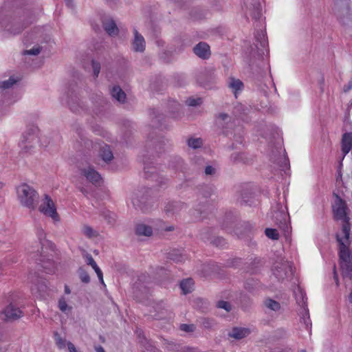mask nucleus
I'll return each instance as SVG.
<instances>
[{
  "label": "nucleus",
  "instance_id": "41",
  "mask_svg": "<svg viewBox=\"0 0 352 352\" xmlns=\"http://www.w3.org/2000/svg\"><path fill=\"white\" fill-rule=\"evenodd\" d=\"M86 263L87 265H90V266H93L94 265L96 264V263L95 262L94 259L93 258V257L90 255V254H87L86 256Z\"/></svg>",
  "mask_w": 352,
  "mask_h": 352
},
{
  "label": "nucleus",
  "instance_id": "20",
  "mask_svg": "<svg viewBox=\"0 0 352 352\" xmlns=\"http://www.w3.org/2000/svg\"><path fill=\"white\" fill-rule=\"evenodd\" d=\"M194 282L191 278L184 280L180 283V287L184 294L191 292L192 290Z\"/></svg>",
  "mask_w": 352,
  "mask_h": 352
},
{
  "label": "nucleus",
  "instance_id": "3",
  "mask_svg": "<svg viewBox=\"0 0 352 352\" xmlns=\"http://www.w3.org/2000/svg\"><path fill=\"white\" fill-rule=\"evenodd\" d=\"M16 195L19 203L24 207L34 210L38 199L36 190L27 184H21L16 187Z\"/></svg>",
  "mask_w": 352,
  "mask_h": 352
},
{
  "label": "nucleus",
  "instance_id": "43",
  "mask_svg": "<svg viewBox=\"0 0 352 352\" xmlns=\"http://www.w3.org/2000/svg\"><path fill=\"white\" fill-rule=\"evenodd\" d=\"M67 347L69 352H78L75 346L70 342H67Z\"/></svg>",
  "mask_w": 352,
  "mask_h": 352
},
{
  "label": "nucleus",
  "instance_id": "15",
  "mask_svg": "<svg viewBox=\"0 0 352 352\" xmlns=\"http://www.w3.org/2000/svg\"><path fill=\"white\" fill-rule=\"evenodd\" d=\"M193 52L202 59H207L210 56V45H195Z\"/></svg>",
  "mask_w": 352,
  "mask_h": 352
},
{
  "label": "nucleus",
  "instance_id": "14",
  "mask_svg": "<svg viewBox=\"0 0 352 352\" xmlns=\"http://www.w3.org/2000/svg\"><path fill=\"white\" fill-rule=\"evenodd\" d=\"M228 87L232 89L236 98L237 94L241 93L243 89L244 85L241 80L231 77L228 80Z\"/></svg>",
  "mask_w": 352,
  "mask_h": 352
},
{
  "label": "nucleus",
  "instance_id": "1",
  "mask_svg": "<svg viewBox=\"0 0 352 352\" xmlns=\"http://www.w3.org/2000/svg\"><path fill=\"white\" fill-rule=\"evenodd\" d=\"M333 212L336 220L343 222L342 230L337 234V241L339 243L340 265L342 272L346 275L352 274V261L350 257L349 240L350 223L347 215V207L345 201L338 195H336L333 204Z\"/></svg>",
  "mask_w": 352,
  "mask_h": 352
},
{
  "label": "nucleus",
  "instance_id": "23",
  "mask_svg": "<svg viewBox=\"0 0 352 352\" xmlns=\"http://www.w3.org/2000/svg\"><path fill=\"white\" fill-rule=\"evenodd\" d=\"M230 120V117L226 113H219L216 118V123L219 126H223L224 123H227Z\"/></svg>",
  "mask_w": 352,
  "mask_h": 352
},
{
  "label": "nucleus",
  "instance_id": "13",
  "mask_svg": "<svg viewBox=\"0 0 352 352\" xmlns=\"http://www.w3.org/2000/svg\"><path fill=\"white\" fill-rule=\"evenodd\" d=\"M352 149V133H345L342 135L341 140V150L344 156Z\"/></svg>",
  "mask_w": 352,
  "mask_h": 352
},
{
  "label": "nucleus",
  "instance_id": "54",
  "mask_svg": "<svg viewBox=\"0 0 352 352\" xmlns=\"http://www.w3.org/2000/svg\"><path fill=\"white\" fill-rule=\"evenodd\" d=\"M305 315H307L308 314V310L307 309H305Z\"/></svg>",
  "mask_w": 352,
  "mask_h": 352
},
{
  "label": "nucleus",
  "instance_id": "28",
  "mask_svg": "<svg viewBox=\"0 0 352 352\" xmlns=\"http://www.w3.org/2000/svg\"><path fill=\"white\" fill-rule=\"evenodd\" d=\"M54 340L56 345L60 349H64L66 346V340L63 338L58 333H54Z\"/></svg>",
  "mask_w": 352,
  "mask_h": 352
},
{
  "label": "nucleus",
  "instance_id": "32",
  "mask_svg": "<svg viewBox=\"0 0 352 352\" xmlns=\"http://www.w3.org/2000/svg\"><path fill=\"white\" fill-rule=\"evenodd\" d=\"M41 51V47L38 45L37 47H34L32 49L25 50L23 52V55H32V56H36L38 55Z\"/></svg>",
  "mask_w": 352,
  "mask_h": 352
},
{
  "label": "nucleus",
  "instance_id": "16",
  "mask_svg": "<svg viewBox=\"0 0 352 352\" xmlns=\"http://www.w3.org/2000/svg\"><path fill=\"white\" fill-rule=\"evenodd\" d=\"M250 333L249 329L242 328V327H235L232 329V331L230 333V336L232 337L235 339H242L246 336H248Z\"/></svg>",
  "mask_w": 352,
  "mask_h": 352
},
{
  "label": "nucleus",
  "instance_id": "4",
  "mask_svg": "<svg viewBox=\"0 0 352 352\" xmlns=\"http://www.w3.org/2000/svg\"><path fill=\"white\" fill-rule=\"evenodd\" d=\"M32 22L24 16L13 17L10 15L0 16V28L14 35L21 33Z\"/></svg>",
  "mask_w": 352,
  "mask_h": 352
},
{
  "label": "nucleus",
  "instance_id": "17",
  "mask_svg": "<svg viewBox=\"0 0 352 352\" xmlns=\"http://www.w3.org/2000/svg\"><path fill=\"white\" fill-rule=\"evenodd\" d=\"M111 94L113 98L120 102H124L126 95L118 86H114L111 90Z\"/></svg>",
  "mask_w": 352,
  "mask_h": 352
},
{
  "label": "nucleus",
  "instance_id": "26",
  "mask_svg": "<svg viewBox=\"0 0 352 352\" xmlns=\"http://www.w3.org/2000/svg\"><path fill=\"white\" fill-rule=\"evenodd\" d=\"M255 39L258 44H265L267 43L265 31L261 30L257 32L255 35Z\"/></svg>",
  "mask_w": 352,
  "mask_h": 352
},
{
  "label": "nucleus",
  "instance_id": "42",
  "mask_svg": "<svg viewBox=\"0 0 352 352\" xmlns=\"http://www.w3.org/2000/svg\"><path fill=\"white\" fill-rule=\"evenodd\" d=\"M352 89V80H351L347 85H344L343 91L347 92Z\"/></svg>",
  "mask_w": 352,
  "mask_h": 352
},
{
  "label": "nucleus",
  "instance_id": "22",
  "mask_svg": "<svg viewBox=\"0 0 352 352\" xmlns=\"http://www.w3.org/2000/svg\"><path fill=\"white\" fill-rule=\"evenodd\" d=\"M82 232L84 235L89 238H94L98 236V232L89 226H84Z\"/></svg>",
  "mask_w": 352,
  "mask_h": 352
},
{
  "label": "nucleus",
  "instance_id": "21",
  "mask_svg": "<svg viewBox=\"0 0 352 352\" xmlns=\"http://www.w3.org/2000/svg\"><path fill=\"white\" fill-rule=\"evenodd\" d=\"M264 305L268 309L274 311H278L280 308L279 302L271 298L266 299L264 301Z\"/></svg>",
  "mask_w": 352,
  "mask_h": 352
},
{
  "label": "nucleus",
  "instance_id": "9",
  "mask_svg": "<svg viewBox=\"0 0 352 352\" xmlns=\"http://www.w3.org/2000/svg\"><path fill=\"white\" fill-rule=\"evenodd\" d=\"M23 316L21 310L10 304L1 313V317L6 320H14L21 318Z\"/></svg>",
  "mask_w": 352,
  "mask_h": 352
},
{
  "label": "nucleus",
  "instance_id": "35",
  "mask_svg": "<svg viewBox=\"0 0 352 352\" xmlns=\"http://www.w3.org/2000/svg\"><path fill=\"white\" fill-rule=\"evenodd\" d=\"M79 276H80V278L82 282H83L85 283H89L90 278L87 272H85L82 270H80V273H79Z\"/></svg>",
  "mask_w": 352,
  "mask_h": 352
},
{
  "label": "nucleus",
  "instance_id": "49",
  "mask_svg": "<svg viewBox=\"0 0 352 352\" xmlns=\"http://www.w3.org/2000/svg\"><path fill=\"white\" fill-rule=\"evenodd\" d=\"M289 166V162L287 159H285L283 168H287Z\"/></svg>",
  "mask_w": 352,
  "mask_h": 352
},
{
  "label": "nucleus",
  "instance_id": "29",
  "mask_svg": "<svg viewBox=\"0 0 352 352\" xmlns=\"http://www.w3.org/2000/svg\"><path fill=\"white\" fill-rule=\"evenodd\" d=\"M295 297L296 299V302L299 305H301V306L305 305V295L300 289H298V294L295 293Z\"/></svg>",
  "mask_w": 352,
  "mask_h": 352
},
{
  "label": "nucleus",
  "instance_id": "39",
  "mask_svg": "<svg viewBox=\"0 0 352 352\" xmlns=\"http://www.w3.org/2000/svg\"><path fill=\"white\" fill-rule=\"evenodd\" d=\"M261 15V10L260 8V6L258 5V7H256L255 11L252 13V18L254 19H259Z\"/></svg>",
  "mask_w": 352,
  "mask_h": 352
},
{
  "label": "nucleus",
  "instance_id": "38",
  "mask_svg": "<svg viewBox=\"0 0 352 352\" xmlns=\"http://www.w3.org/2000/svg\"><path fill=\"white\" fill-rule=\"evenodd\" d=\"M216 168L212 166H207L205 168V174L206 175H213L215 174Z\"/></svg>",
  "mask_w": 352,
  "mask_h": 352
},
{
  "label": "nucleus",
  "instance_id": "58",
  "mask_svg": "<svg viewBox=\"0 0 352 352\" xmlns=\"http://www.w3.org/2000/svg\"><path fill=\"white\" fill-rule=\"evenodd\" d=\"M300 352H306V351H304V350H302V351H300Z\"/></svg>",
  "mask_w": 352,
  "mask_h": 352
},
{
  "label": "nucleus",
  "instance_id": "40",
  "mask_svg": "<svg viewBox=\"0 0 352 352\" xmlns=\"http://www.w3.org/2000/svg\"><path fill=\"white\" fill-rule=\"evenodd\" d=\"M180 329L182 331H184L190 332V331H193L194 326L193 325H188V324H181Z\"/></svg>",
  "mask_w": 352,
  "mask_h": 352
},
{
  "label": "nucleus",
  "instance_id": "52",
  "mask_svg": "<svg viewBox=\"0 0 352 352\" xmlns=\"http://www.w3.org/2000/svg\"><path fill=\"white\" fill-rule=\"evenodd\" d=\"M173 230V227H168V228H165V230H166V231H171Z\"/></svg>",
  "mask_w": 352,
  "mask_h": 352
},
{
  "label": "nucleus",
  "instance_id": "12",
  "mask_svg": "<svg viewBox=\"0 0 352 352\" xmlns=\"http://www.w3.org/2000/svg\"><path fill=\"white\" fill-rule=\"evenodd\" d=\"M31 283L32 285L31 286V292L32 294L38 296H43V293L45 292L47 289V285L44 282L41 281L36 278L34 280L33 278L30 277Z\"/></svg>",
  "mask_w": 352,
  "mask_h": 352
},
{
  "label": "nucleus",
  "instance_id": "24",
  "mask_svg": "<svg viewBox=\"0 0 352 352\" xmlns=\"http://www.w3.org/2000/svg\"><path fill=\"white\" fill-rule=\"evenodd\" d=\"M182 207V205L177 202L169 203L165 207V211L166 213H174L178 211L179 208Z\"/></svg>",
  "mask_w": 352,
  "mask_h": 352
},
{
  "label": "nucleus",
  "instance_id": "30",
  "mask_svg": "<svg viewBox=\"0 0 352 352\" xmlns=\"http://www.w3.org/2000/svg\"><path fill=\"white\" fill-rule=\"evenodd\" d=\"M266 236L273 240L278 239V232L276 229L267 228L265 231Z\"/></svg>",
  "mask_w": 352,
  "mask_h": 352
},
{
  "label": "nucleus",
  "instance_id": "5",
  "mask_svg": "<svg viewBox=\"0 0 352 352\" xmlns=\"http://www.w3.org/2000/svg\"><path fill=\"white\" fill-rule=\"evenodd\" d=\"M38 210L47 217H50L54 222H58L60 217L57 212L55 201L52 197L45 194L38 206Z\"/></svg>",
  "mask_w": 352,
  "mask_h": 352
},
{
  "label": "nucleus",
  "instance_id": "11",
  "mask_svg": "<svg viewBox=\"0 0 352 352\" xmlns=\"http://www.w3.org/2000/svg\"><path fill=\"white\" fill-rule=\"evenodd\" d=\"M95 151L99 150V155L101 158L106 162L111 161L113 156L110 148L107 144L101 145L100 144L96 143L93 146Z\"/></svg>",
  "mask_w": 352,
  "mask_h": 352
},
{
  "label": "nucleus",
  "instance_id": "7",
  "mask_svg": "<svg viewBox=\"0 0 352 352\" xmlns=\"http://www.w3.org/2000/svg\"><path fill=\"white\" fill-rule=\"evenodd\" d=\"M38 144V137L36 129L25 132L21 140L20 146L25 151L35 147Z\"/></svg>",
  "mask_w": 352,
  "mask_h": 352
},
{
  "label": "nucleus",
  "instance_id": "51",
  "mask_svg": "<svg viewBox=\"0 0 352 352\" xmlns=\"http://www.w3.org/2000/svg\"><path fill=\"white\" fill-rule=\"evenodd\" d=\"M349 300L351 304H352V292L350 293L349 296Z\"/></svg>",
  "mask_w": 352,
  "mask_h": 352
},
{
  "label": "nucleus",
  "instance_id": "33",
  "mask_svg": "<svg viewBox=\"0 0 352 352\" xmlns=\"http://www.w3.org/2000/svg\"><path fill=\"white\" fill-rule=\"evenodd\" d=\"M95 271V272L96 273L97 276H98V278L100 280V282L104 285L105 286V284H104V280H103V274H102V272L101 271V270L100 269V267L98 266L97 263L94 265L92 267H91Z\"/></svg>",
  "mask_w": 352,
  "mask_h": 352
},
{
  "label": "nucleus",
  "instance_id": "44",
  "mask_svg": "<svg viewBox=\"0 0 352 352\" xmlns=\"http://www.w3.org/2000/svg\"><path fill=\"white\" fill-rule=\"evenodd\" d=\"M134 50L135 52H143L144 50V45H135Z\"/></svg>",
  "mask_w": 352,
  "mask_h": 352
},
{
  "label": "nucleus",
  "instance_id": "36",
  "mask_svg": "<svg viewBox=\"0 0 352 352\" xmlns=\"http://www.w3.org/2000/svg\"><path fill=\"white\" fill-rule=\"evenodd\" d=\"M217 307L221 309H223L227 311H229L231 309V305L229 302L223 300H221L218 302Z\"/></svg>",
  "mask_w": 352,
  "mask_h": 352
},
{
  "label": "nucleus",
  "instance_id": "18",
  "mask_svg": "<svg viewBox=\"0 0 352 352\" xmlns=\"http://www.w3.org/2000/svg\"><path fill=\"white\" fill-rule=\"evenodd\" d=\"M19 80V78L11 76L8 80L0 82V92H3L7 89H10Z\"/></svg>",
  "mask_w": 352,
  "mask_h": 352
},
{
  "label": "nucleus",
  "instance_id": "8",
  "mask_svg": "<svg viewBox=\"0 0 352 352\" xmlns=\"http://www.w3.org/2000/svg\"><path fill=\"white\" fill-rule=\"evenodd\" d=\"M80 173L88 182L94 186H100L102 183V178L101 175L90 166L80 168Z\"/></svg>",
  "mask_w": 352,
  "mask_h": 352
},
{
  "label": "nucleus",
  "instance_id": "56",
  "mask_svg": "<svg viewBox=\"0 0 352 352\" xmlns=\"http://www.w3.org/2000/svg\"><path fill=\"white\" fill-rule=\"evenodd\" d=\"M45 43L50 42V40L49 41L48 40H45Z\"/></svg>",
  "mask_w": 352,
  "mask_h": 352
},
{
  "label": "nucleus",
  "instance_id": "37",
  "mask_svg": "<svg viewBox=\"0 0 352 352\" xmlns=\"http://www.w3.org/2000/svg\"><path fill=\"white\" fill-rule=\"evenodd\" d=\"M92 67L94 70V74L96 77H97L100 73V64L97 62H92Z\"/></svg>",
  "mask_w": 352,
  "mask_h": 352
},
{
  "label": "nucleus",
  "instance_id": "53",
  "mask_svg": "<svg viewBox=\"0 0 352 352\" xmlns=\"http://www.w3.org/2000/svg\"><path fill=\"white\" fill-rule=\"evenodd\" d=\"M65 2H66V4L67 6H69L70 5V3H71V1L70 0H65Z\"/></svg>",
  "mask_w": 352,
  "mask_h": 352
},
{
  "label": "nucleus",
  "instance_id": "57",
  "mask_svg": "<svg viewBox=\"0 0 352 352\" xmlns=\"http://www.w3.org/2000/svg\"><path fill=\"white\" fill-rule=\"evenodd\" d=\"M133 204L135 205V203L134 200H133Z\"/></svg>",
  "mask_w": 352,
  "mask_h": 352
},
{
  "label": "nucleus",
  "instance_id": "48",
  "mask_svg": "<svg viewBox=\"0 0 352 352\" xmlns=\"http://www.w3.org/2000/svg\"><path fill=\"white\" fill-rule=\"evenodd\" d=\"M65 292L67 294H69L71 293L70 289L69 288V287L67 285L65 286Z\"/></svg>",
  "mask_w": 352,
  "mask_h": 352
},
{
  "label": "nucleus",
  "instance_id": "46",
  "mask_svg": "<svg viewBox=\"0 0 352 352\" xmlns=\"http://www.w3.org/2000/svg\"><path fill=\"white\" fill-rule=\"evenodd\" d=\"M43 36L42 30L41 28L38 29L36 32V36L35 37H42Z\"/></svg>",
  "mask_w": 352,
  "mask_h": 352
},
{
  "label": "nucleus",
  "instance_id": "10",
  "mask_svg": "<svg viewBox=\"0 0 352 352\" xmlns=\"http://www.w3.org/2000/svg\"><path fill=\"white\" fill-rule=\"evenodd\" d=\"M102 27L108 35L111 36H117L119 29L116 21L111 18H106L102 21Z\"/></svg>",
  "mask_w": 352,
  "mask_h": 352
},
{
  "label": "nucleus",
  "instance_id": "45",
  "mask_svg": "<svg viewBox=\"0 0 352 352\" xmlns=\"http://www.w3.org/2000/svg\"><path fill=\"white\" fill-rule=\"evenodd\" d=\"M333 277H334V280H335L336 284L338 285V274H337L336 270V266H334V267H333Z\"/></svg>",
  "mask_w": 352,
  "mask_h": 352
},
{
  "label": "nucleus",
  "instance_id": "2",
  "mask_svg": "<svg viewBox=\"0 0 352 352\" xmlns=\"http://www.w3.org/2000/svg\"><path fill=\"white\" fill-rule=\"evenodd\" d=\"M36 234L39 239V243L37 244L36 250H29L30 256L36 262L38 261L47 274H54L56 271L55 263L43 254V240H44L45 236L44 231L39 229L37 230Z\"/></svg>",
  "mask_w": 352,
  "mask_h": 352
},
{
  "label": "nucleus",
  "instance_id": "47",
  "mask_svg": "<svg viewBox=\"0 0 352 352\" xmlns=\"http://www.w3.org/2000/svg\"><path fill=\"white\" fill-rule=\"evenodd\" d=\"M95 349L96 352H105L104 349L101 346H96Z\"/></svg>",
  "mask_w": 352,
  "mask_h": 352
},
{
  "label": "nucleus",
  "instance_id": "19",
  "mask_svg": "<svg viewBox=\"0 0 352 352\" xmlns=\"http://www.w3.org/2000/svg\"><path fill=\"white\" fill-rule=\"evenodd\" d=\"M135 232L138 235L149 236L152 234L153 230L150 226L144 223H139L136 226Z\"/></svg>",
  "mask_w": 352,
  "mask_h": 352
},
{
  "label": "nucleus",
  "instance_id": "50",
  "mask_svg": "<svg viewBox=\"0 0 352 352\" xmlns=\"http://www.w3.org/2000/svg\"><path fill=\"white\" fill-rule=\"evenodd\" d=\"M217 241H218L219 242L218 245H221L223 243V239L221 238L217 239Z\"/></svg>",
  "mask_w": 352,
  "mask_h": 352
},
{
  "label": "nucleus",
  "instance_id": "31",
  "mask_svg": "<svg viewBox=\"0 0 352 352\" xmlns=\"http://www.w3.org/2000/svg\"><path fill=\"white\" fill-rule=\"evenodd\" d=\"M134 36V44H143L144 43V38L142 34H140L136 29L133 30Z\"/></svg>",
  "mask_w": 352,
  "mask_h": 352
},
{
  "label": "nucleus",
  "instance_id": "6",
  "mask_svg": "<svg viewBox=\"0 0 352 352\" xmlns=\"http://www.w3.org/2000/svg\"><path fill=\"white\" fill-rule=\"evenodd\" d=\"M272 270L274 275L278 280H284L293 274L292 263L283 259L275 262Z\"/></svg>",
  "mask_w": 352,
  "mask_h": 352
},
{
  "label": "nucleus",
  "instance_id": "25",
  "mask_svg": "<svg viewBox=\"0 0 352 352\" xmlns=\"http://www.w3.org/2000/svg\"><path fill=\"white\" fill-rule=\"evenodd\" d=\"M58 306L59 309L63 312L69 311L72 309V307L67 305L65 297L60 298V299L58 300Z\"/></svg>",
  "mask_w": 352,
  "mask_h": 352
},
{
  "label": "nucleus",
  "instance_id": "55",
  "mask_svg": "<svg viewBox=\"0 0 352 352\" xmlns=\"http://www.w3.org/2000/svg\"><path fill=\"white\" fill-rule=\"evenodd\" d=\"M198 44L201 45V44H205V43H202V42H199Z\"/></svg>",
  "mask_w": 352,
  "mask_h": 352
},
{
  "label": "nucleus",
  "instance_id": "34",
  "mask_svg": "<svg viewBox=\"0 0 352 352\" xmlns=\"http://www.w3.org/2000/svg\"><path fill=\"white\" fill-rule=\"evenodd\" d=\"M186 103L188 106L195 107V106L199 105L201 103V99L200 98H190L186 101Z\"/></svg>",
  "mask_w": 352,
  "mask_h": 352
},
{
  "label": "nucleus",
  "instance_id": "27",
  "mask_svg": "<svg viewBox=\"0 0 352 352\" xmlns=\"http://www.w3.org/2000/svg\"><path fill=\"white\" fill-rule=\"evenodd\" d=\"M188 145L192 148H197L201 146L202 140L201 138H190L188 141Z\"/></svg>",
  "mask_w": 352,
  "mask_h": 352
}]
</instances>
